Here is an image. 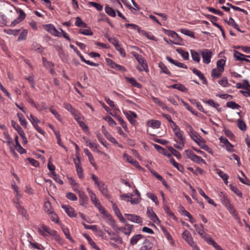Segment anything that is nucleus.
Returning a JSON list of instances; mask_svg holds the SVG:
<instances>
[{
	"mask_svg": "<svg viewBox=\"0 0 250 250\" xmlns=\"http://www.w3.org/2000/svg\"><path fill=\"white\" fill-rule=\"evenodd\" d=\"M194 227L198 233L207 242L208 244L211 245L215 249H220L219 245L209 235L204 231V226L201 224L200 226L195 224Z\"/></svg>",
	"mask_w": 250,
	"mask_h": 250,
	"instance_id": "nucleus-1",
	"label": "nucleus"
},
{
	"mask_svg": "<svg viewBox=\"0 0 250 250\" xmlns=\"http://www.w3.org/2000/svg\"><path fill=\"white\" fill-rule=\"evenodd\" d=\"M173 132L175 135L174 140L176 142V143L174 145V146L176 148L181 150L185 147L186 144V139L183 135L184 132L181 130L180 128Z\"/></svg>",
	"mask_w": 250,
	"mask_h": 250,
	"instance_id": "nucleus-2",
	"label": "nucleus"
},
{
	"mask_svg": "<svg viewBox=\"0 0 250 250\" xmlns=\"http://www.w3.org/2000/svg\"><path fill=\"white\" fill-rule=\"evenodd\" d=\"M184 154L192 161L197 163H205V161L201 157L196 155L193 152L190 150H185Z\"/></svg>",
	"mask_w": 250,
	"mask_h": 250,
	"instance_id": "nucleus-3",
	"label": "nucleus"
},
{
	"mask_svg": "<svg viewBox=\"0 0 250 250\" xmlns=\"http://www.w3.org/2000/svg\"><path fill=\"white\" fill-rule=\"evenodd\" d=\"M203 59V62L206 64H208L210 62L211 58L213 55L211 50L204 49L200 52Z\"/></svg>",
	"mask_w": 250,
	"mask_h": 250,
	"instance_id": "nucleus-4",
	"label": "nucleus"
},
{
	"mask_svg": "<svg viewBox=\"0 0 250 250\" xmlns=\"http://www.w3.org/2000/svg\"><path fill=\"white\" fill-rule=\"evenodd\" d=\"M39 233L44 237L47 236L45 233H47L50 235H55L57 231L55 230L50 229L48 227L42 224L41 226V228H38Z\"/></svg>",
	"mask_w": 250,
	"mask_h": 250,
	"instance_id": "nucleus-5",
	"label": "nucleus"
},
{
	"mask_svg": "<svg viewBox=\"0 0 250 250\" xmlns=\"http://www.w3.org/2000/svg\"><path fill=\"white\" fill-rule=\"evenodd\" d=\"M43 28L55 37H61L60 33L57 30L56 27L52 24L43 25Z\"/></svg>",
	"mask_w": 250,
	"mask_h": 250,
	"instance_id": "nucleus-6",
	"label": "nucleus"
},
{
	"mask_svg": "<svg viewBox=\"0 0 250 250\" xmlns=\"http://www.w3.org/2000/svg\"><path fill=\"white\" fill-rule=\"evenodd\" d=\"M125 216L128 221L139 224L141 225H142V219L140 216L134 214L127 213H125Z\"/></svg>",
	"mask_w": 250,
	"mask_h": 250,
	"instance_id": "nucleus-7",
	"label": "nucleus"
},
{
	"mask_svg": "<svg viewBox=\"0 0 250 250\" xmlns=\"http://www.w3.org/2000/svg\"><path fill=\"white\" fill-rule=\"evenodd\" d=\"M16 11L17 12L19 13V16L17 18L15 19L11 22V25L12 26H14L16 24L22 21L26 17L25 13L22 9L20 8H18L17 9H16Z\"/></svg>",
	"mask_w": 250,
	"mask_h": 250,
	"instance_id": "nucleus-8",
	"label": "nucleus"
},
{
	"mask_svg": "<svg viewBox=\"0 0 250 250\" xmlns=\"http://www.w3.org/2000/svg\"><path fill=\"white\" fill-rule=\"evenodd\" d=\"M105 231L107 233V234L110 235V240H113L115 241V242H117L119 244H123V241L122 240V237L119 235H116V233L113 231H112L111 230L108 229V230H105Z\"/></svg>",
	"mask_w": 250,
	"mask_h": 250,
	"instance_id": "nucleus-9",
	"label": "nucleus"
},
{
	"mask_svg": "<svg viewBox=\"0 0 250 250\" xmlns=\"http://www.w3.org/2000/svg\"><path fill=\"white\" fill-rule=\"evenodd\" d=\"M138 62L141 65L142 67H137V69L140 71H145L147 72L148 71V68L147 64V63L145 60L144 58L142 56L139 58L138 60H137Z\"/></svg>",
	"mask_w": 250,
	"mask_h": 250,
	"instance_id": "nucleus-10",
	"label": "nucleus"
},
{
	"mask_svg": "<svg viewBox=\"0 0 250 250\" xmlns=\"http://www.w3.org/2000/svg\"><path fill=\"white\" fill-rule=\"evenodd\" d=\"M97 186L102 193L103 194V195L107 199H109L110 197V195L108 193L107 186L103 182H102Z\"/></svg>",
	"mask_w": 250,
	"mask_h": 250,
	"instance_id": "nucleus-11",
	"label": "nucleus"
},
{
	"mask_svg": "<svg viewBox=\"0 0 250 250\" xmlns=\"http://www.w3.org/2000/svg\"><path fill=\"white\" fill-rule=\"evenodd\" d=\"M77 161L76 159H74V163L76 168V171L79 177L81 179L83 178V168L80 165V157L79 156L77 157Z\"/></svg>",
	"mask_w": 250,
	"mask_h": 250,
	"instance_id": "nucleus-12",
	"label": "nucleus"
},
{
	"mask_svg": "<svg viewBox=\"0 0 250 250\" xmlns=\"http://www.w3.org/2000/svg\"><path fill=\"white\" fill-rule=\"evenodd\" d=\"M80 205L86 207L88 202V199L85 193L83 191H79Z\"/></svg>",
	"mask_w": 250,
	"mask_h": 250,
	"instance_id": "nucleus-13",
	"label": "nucleus"
},
{
	"mask_svg": "<svg viewBox=\"0 0 250 250\" xmlns=\"http://www.w3.org/2000/svg\"><path fill=\"white\" fill-rule=\"evenodd\" d=\"M124 158L126 159L127 162L132 165L134 166L139 169H142V167L140 166L139 163L137 161L134 160L131 156H129L126 153H125L123 155Z\"/></svg>",
	"mask_w": 250,
	"mask_h": 250,
	"instance_id": "nucleus-14",
	"label": "nucleus"
},
{
	"mask_svg": "<svg viewBox=\"0 0 250 250\" xmlns=\"http://www.w3.org/2000/svg\"><path fill=\"white\" fill-rule=\"evenodd\" d=\"M146 213L149 219L154 223H157V222H160L158 217L153 211V209L151 208H147Z\"/></svg>",
	"mask_w": 250,
	"mask_h": 250,
	"instance_id": "nucleus-15",
	"label": "nucleus"
},
{
	"mask_svg": "<svg viewBox=\"0 0 250 250\" xmlns=\"http://www.w3.org/2000/svg\"><path fill=\"white\" fill-rule=\"evenodd\" d=\"M133 228V225L130 224H126V227H119L118 231H121L124 234L127 236H129Z\"/></svg>",
	"mask_w": 250,
	"mask_h": 250,
	"instance_id": "nucleus-16",
	"label": "nucleus"
},
{
	"mask_svg": "<svg viewBox=\"0 0 250 250\" xmlns=\"http://www.w3.org/2000/svg\"><path fill=\"white\" fill-rule=\"evenodd\" d=\"M102 131L107 140L112 143L118 144V142L106 130L104 125L102 126Z\"/></svg>",
	"mask_w": 250,
	"mask_h": 250,
	"instance_id": "nucleus-17",
	"label": "nucleus"
},
{
	"mask_svg": "<svg viewBox=\"0 0 250 250\" xmlns=\"http://www.w3.org/2000/svg\"><path fill=\"white\" fill-rule=\"evenodd\" d=\"M62 207L69 217H73L76 216V214L75 213L74 209L68 205H63Z\"/></svg>",
	"mask_w": 250,
	"mask_h": 250,
	"instance_id": "nucleus-18",
	"label": "nucleus"
},
{
	"mask_svg": "<svg viewBox=\"0 0 250 250\" xmlns=\"http://www.w3.org/2000/svg\"><path fill=\"white\" fill-rule=\"evenodd\" d=\"M124 113L131 124H132L135 122V121L134 120V119L136 118L137 117V115L135 112L128 111H124Z\"/></svg>",
	"mask_w": 250,
	"mask_h": 250,
	"instance_id": "nucleus-19",
	"label": "nucleus"
},
{
	"mask_svg": "<svg viewBox=\"0 0 250 250\" xmlns=\"http://www.w3.org/2000/svg\"><path fill=\"white\" fill-rule=\"evenodd\" d=\"M190 137L200 146L202 144L206 143L205 140L198 133L191 136Z\"/></svg>",
	"mask_w": 250,
	"mask_h": 250,
	"instance_id": "nucleus-20",
	"label": "nucleus"
},
{
	"mask_svg": "<svg viewBox=\"0 0 250 250\" xmlns=\"http://www.w3.org/2000/svg\"><path fill=\"white\" fill-rule=\"evenodd\" d=\"M166 59L169 62H170L171 63L173 64L175 66H178L179 67H180V68H186V69L187 68V65L185 64L181 63V62H178L177 61H175V60H173L172 58H171V57H170L169 56H167L166 57Z\"/></svg>",
	"mask_w": 250,
	"mask_h": 250,
	"instance_id": "nucleus-21",
	"label": "nucleus"
},
{
	"mask_svg": "<svg viewBox=\"0 0 250 250\" xmlns=\"http://www.w3.org/2000/svg\"><path fill=\"white\" fill-rule=\"evenodd\" d=\"M182 238L187 243H188V244H189L190 243H191L193 241L191 234L187 230H185L182 233Z\"/></svg>",
	"mask_w": 250,
	"mask_h": 250,
	"instance_id": "nucleus-22",
	"label": "nucleus"
},
{
	"mask_svg": "<svg viewBox=\"0 0 250 250\" xmlns=\"http://www.w3.org/2000/svg\"><path fill=\"white\" fill-rule=\"evenodd\" d=\"M203 102L208 104V105L215 108L218 111H221L222 110L221 108H219L220 104L218 103H215L213 100L209 99L208 100H203Z\"/></svg>",
	"mask_w": 250,
	"mask_h": 250,
	"instance_id": "nucleus-23",
	"label": "nucleus"
},
{
	"mask_svg": "<svg viewBox=\"0 0 250 250\" xmlns=\"http://www.w3.org/2000/svg\"><path fill=\"white\" fill-rule=\"evenodd\" d=\"M192 71L194 74L197 75L200 79L203 81V83L204 84L207 83V81L206 78L204 77V75L202 73V72L200 71L196 68L192 69Z\"/></svg>",
	"mask_w": 250,
	"mask_h": 250,
	"instance_id": "nucleus-24",
	"label": "nucleus"
},
{
	"mask_svg": "<svg viewBox=\"0 0 250 250\" xmlns=\"http://www.w3.org/2000/svg\"><path fill=\"white\" fill-rule=\"evenodd\" d=\"M153 244L152 242L149 241L146 239L144 243L143 246L141 247L140 250H151Z\"/></svg>",
	"mask_w": 250,
	"mask_h": 250,
	"instance_id": "nucleus-25",
	"label": "nucleus"
},
{
	"mask_svg": "<svg viewBox=\"0 0 250 250\" xmlns=\"http://www.w3.org/2000/svg\"><path fill=\"white\" fill-rule=\"evenodd\" d=\"M169 162L179 171H180L181 172H184V167L183 166L180 164L177 163L173 158H170Z\"/></svg>",
	"mask_w": 250,
	"mask_h": 250,
	"instance_id": "nucleus-26",
	"label": "nucleus"
},
{
	"mask_svg": "<svg viewBox=\"0 0 250 250\" xmlns=\"http://www.w3.org/2000/svg\"><path fill=\"white\" fill-rule=\"evenodd\" d=\"M144 238H145V236L142 234H136L131 238L130 244L131 245H136L140 240Z\"/></svg>",
	"mask_w": 250,
	"mask_h": 250,
	"instance_id": "nucleus-27",
	"label": "nucleus"
},
{
	"mask_svg": "<svg viewBox=\"0 0 250 250\" xmlns=\"http://www.w3.org/2000/svg\"><path fill=\"white\" fill-rule=\"evenodd\" d=\"M158 66L161 69V72L165 73L169 76L171 75V72L168 70L167 66L163 62H160L159 63Z\"/></svg>",
	"mask_w": 250,
	"mask_h": 250,
	"instance_id": "nucleus-28",
	"label": "nucleus"
},
{
	"mask_svg": "<svg viewBox=\"0 0 250 250\" xmlns=\"http://www.w3.org/2000/svg\"><path fill=\"white\" fill-rule=\"evenodd\" d=\"M216 173L224 180L225 184L228 183V179L229 178V175L227 174L218 169L216 170Z\"/></svg>",
	"mask_w": 250,
	"mask_h": 250,
	"instance_id": "nucleus-29",
	"label": "nucleus"
},
{
	"mask_svg": "<svg viewBox=\"0 0 250 250\" xmlns=\"http://www.w3.org/2000/svg\"><path fill=\"white\" fill-rule=\"evenodd\" d=\"M125 79L126 81L131 84L133 86L137 88H141L142 84L136 81V80L133 78L126 77Z\"/></svg>",
	"mask_w": 250,
	"mask_h": 250,
	"instance_id": "nucleus-30",
	"label": "nucleus"
},
{
	"mask_svg": "<svg viewBox=\"0 0 250 250\" xmlns=\"http://www.w3.org/2000/svg\"><path fill=\"white\" fill-rule=\"evenodd\" d=\"M233 56L236 61H244L246 57V55L237 51H234Z\"/></svg>",
	"mask_w": 250,
	"mask_h": 250,
	"instance_id": "nucleus-31",
	"label": "nucleus"
},
{
	"mask_svg": "<svg viewBox=\"0 0 250 250\" xmlns=\"http://www.w3.org/2000/svg\"><path fill=\"white\" fill-rule=\"evenodd\" d=\"M189 101L192 104L196 105L199 110H200L201 112L206 113V112L205 111L203 106L201 105L200 103L198 102L196 100L189 99Z\"/></svg>",
	"mask_w": 250,
	"mask_h": 250,
	"instance_id": "nucleus-32",
	"label": "nucleus"
},
{
	"mask_svg": "<svg viewBox=\"0 0 250 250\" xmlns=\"http://www.w3.org/2000/svg\"><path fill=\"white\" fill-rule=\"evenodd\" d=\"M11 125L16 130L20 136L24 133L22 128L13 120L11 121Z\"/></svg>",
	"mask_w": 250,
	"mask_h": 250,
	"instance_id": "nucleus-33",
	"label": "nucleus"
},
{
	"mask_svg": "<svg viewBox=\"0 0 250 250\" xmlns=\"http://www.w3.org/2000/svg\"><path fill=\"white\" fill-rule=\"evenodd\" d=\"M148 125L153 128H158L160 127L161 122L158 120H152L147 123Z\"/></svg>",
	"mask_w": 250,
	"mask_h": 250,
	"instance_id": "nucleus-34",
	"label": "nucleus"
},
{
	"mask_svg": "<svg viewBox=\"0 0 250 250\" xmlns=\"http://www.w3.org/2000/svg\"><path fill=\"white\" fill-rule=\"evenodd\" d=\"M219 196L220 197L221 202L225 207L230 204L227 196L224 194L223 192H220Z\"/></svg>",
	"mask_w": 250,
	"mask_h": 250,
	"instance_id": "nucleus-35",
	"label": "nucleus"
},
{
	"mask_svg": "<svg viewBox=\"0 0 250 250\" xmlns=\"http://www.w3.org/2000/svg\"><path fill=\"white\" fill-rule=\"evenodd\" d=\"M63 104L64 107L67 110L70 112L75 117L77 116V111L72 107L70 104L64 103Z\"/></svg>",
	"mask_w": 250,
	"mask_h": 250,
	"instance_id": "nucleus-36",
	"label": "nucleus"
},
{
	"mask_svg": "<svg viewBox=\"0 0 250 250\" xmlns=\"http://www.w3.org/2000/svg\"><path fill=\"white\" fill-rule=\"evenodd\" d=\"M190 52L192 60L194 61L199 63L200 62V54L194 50H191Z\"/></svg>",
	"mask_w": 250,
	"mask_h": 250,
	"instance_id": "nucleus-37",
	"label": "nucleus"
},
{
	"mask_svg": "<svg viewBox=\"0 0 250 250\" xmlns=\"http://www.w3.org/2000/svg\"><path fill=\"white\" fill-rule=\"evenodd\" d=\"M226 207L229 210L230 213L232 214V215H233L234 217H235L236 219L239 218L236 210L234 209L233 206L231 204H229Z\"/></svg>",
	"mask_w": 250,
	"mask_h": 250,
	"instance_id": "nucleus-38",
	"label": "nucleus"
},
{
	"mask_svg": "<svg viewBox=\"0 0 250 250\" xmlns=\"http://www.w3.org/2000/svg\"><path fill=\"white\" fill-rule=\"evenodd\" d=\"M167 148H168V149L169 150V151L170 152V154H171V155H173L174 156H175L178 159H181V158H182L181 154L177 150L175 149L172 146H168Z\"/></svg>",
	"mask_w": 250,
	"mask_h": 250,
	"instance_id": "nucleus-39",
	"label": "nucleus"
},
{
	"mask_svg": "<svg viewBox=\"0 0 250 250\" xmlns=\"http://www.w3.org/2000/svg\"><path fill=\"white\" fill-rule=\"evenodd\" d=\"M104 9L105 13L109 16L112 17H115L116 16L115 10L112 7H109L108 5L105 6Z\"/></svg>",
	"mask_w": 250,
	"mask_h": 250,
	"instance_id": "nucleus-40",
	"label": "nucleus"
},
{
	"mask_svg": "<svg viewBox=\"0 0 250 250\" xmlns=\"http://www.w3.org/2000/svg\"><path fill=\"white\" fill-rule=\"evenodd\" d=\"M43 64L45 67L47 69L53 67L54 63L48 61L45 57L42 58Z\"/></svg>",
	"mask_w": 250,
	"mask_h": 250,
	"instance_id": "nucleus-41",
	"label": "nucleus"
},
{
	"mask_svg": "<svg viewBox=\"0 0 250 250\" xmlns=\"http://www.w3.org/2000/svg\"><path fill=\"white\" fill-rule=\"evenodd\" d=\"M3 135L6 140L7 144L10 146H14V143L12 142V139L9 136L8 131L6 130L4 131Z\"/></svg>",
	"mask_w": 250,
	"mask_h": 250,
	"instance_id": "nucleus-42",
	"label": "nucleus"
},
{
	"mask_svg": "<svg viewBox=\"0 0 250 250\" xmlns=\"http://www.w3.org/2000/svg\"><path fill=\"white\" fill-rule=\"evenodd\" d=\"M222 72L220 71L218 68H214L211 70V77L213 79L218 78L221 76Z\"/></svg>",
	"mask_w": 250,
	"mask_h": 250,
	"instance_id": "nucleus-43",
	"label": "nucleus"
},
{
	"mask_svg": "<svg viewBox=\"0 0 250 250\" xmlns=\"http://www.w3.org/2000/svg\"><path fill=\"white\" fill-rule=\"evenodd\" d=\"M17 116L19 119V121L21 123V125L23 126L26 127L27 122L24 118L23 115L21 113H18Z\"/></svg>",
	"mask_w": 250,
	"mask_h": 250,
	"instance_id": "nucleus-44",
	"label": "nucleus"
},
{
	"mask_svg": "<svg viewBox=\"0 0 250 250\" xmlns=\"http://www.w3.org/2000/svg\"><path fill=\"white\" fill-rule=\"evenodd\" d=\"M48 214L49 215L50 218H51L52 221L57 223H59V219L57 215L53 211L50 212V213H48Z\"/></svg>",
	"mask_w": 250,
	"mask_h": 250,
	"instance_id": "nucleus-45",
	"label": "nucleus"
},
{
	"mask_svg": "<svg viewBox=\"0 0 250 250\" xmlns=\"http://www.w3.org/2000/svg\"><path fill=\"white\" fill-rule=\"evenodd\" d=\"M226 61L224 59H220L217 62V68L219 69L220 71H224V66L225 65Z\"/></svg>",
	"mask_w": 250,
	"mask_h": 250,
	"instance_id": "nucleus-46",
	"label": "nucleus"
},
{
	"mask_svg": "<svg viewBox=\"0 0 250 250\" xmlns=\"http://www.w3.org/2000/svg\"><path fill=\"white\" fill-rule=\"evenodd\" d=\"M78 55L81 58V60L83 62H84L85 63H86L87 64H88V65H91V66H99V64L98 63H96L90 62V61H88V60H86L84 58L83 56L81 54V53H80L79 55Z\"/></svg>",
	"mask_w": 250,
	"mask_h": 250,
	"instance_id": "nucleus-47",
	"label": "nucleus"
},
{
	"mask_svg": "<svg viewBox=\"0 0 250 250\" xmlns=\"http://www.w3.org/2000/svg\"><path fill=\"white\" fill-rule=\"evenodd\" d=\"M176 51L181 55L182 58L185 60H188L189 59V55L188 52L185 51L182 49H177Z\"/></svg>",
	"mask_w": 250,
	"mask_h": 250,
	"instance_id": "nucleus-48",
	"label": "nucleus"
},
{
	"mask_svg": "<svg viewBox=\"0 0 250 250\" xmlns=\"http://www.w3.org/2000/svg\"><path fill=\"white\" fill-rule=\"evenodd\" d=\"M32 48L33 50L38 53H41L43 50V47L40 44H38L37 42L33 43Z\"/></svg>",
	"mask_w": 250,
	"mask_h": 250,
	"instance_id": "nucleus-49",
	"label": "nucleus"
},
{
	"mask_svg": "<svg viewBox=\"0 0 250 250\" xmlns=\"http://www.w3.org/2000/svg\"><path fill=\"white\" fill-rule=\"evenodd\" d=\"M75 119L78 122L80 126L83 130L88 129V126L82 120L81 118L79 117H75Z\"/></svg>",
	"mask_w": 250,
	"mask_h": 250,
	"instance_id": "nucleus-50",
	"label": "nucleus"
},
{
	"mask_svg": "<svg viewBox=\"0 0 250 250\" xmlns=\"http://www.w3.org/2000/svg\"><path fill=\"white\" fill-rule=\"evenodd\" d=\"M44 210L47 214L52 211L51 203L48 202H45L44 204Z\"/></svg>",
	"mask_w": 250,
	"mask_h": 250,
	"instance_id": "nucleus-51",
	"label": "nucleus"
},
{
	"mask_svg": "<svg viewBox=\"0 0 250 250\" xmlns=\"http://www.w3.org/2000/svg\"><path fill=\"white\" fill-rule=\"evenodd\" d=\"M108 223L112 227L114 230L116 231H118V229L119 228V227H118L117 224L115 222V221L113 219H112V218H110L108 220Z\"/></svg>",
	"mask_w": 250,
	"mask_h": 250,
	"instance_id": "nucleus-52",
	"label": "nucleus"
},
{
	"mask_svg": "<svg viewBox=\"0 0 250 250\" xmlns=\"http://www.w3.org/2000/svg\"><path fill=\"white\" fill-rule=\"evenodd\" d=\"M230 188L232 191H233L236 195L240 197H243V194L242 192L239 190L235 186H234L232 185H230Z\"/></svg>",
	"mask_w": 250,
	"mask_h": 250,
	"instance_id": "nucleus-53",
	"label": "nucleus"
},
{
	"mask_svg": "<svg viewBox=\"0 0 250 250\" xmlns=\"http://www.w3.org/2000/svg\"><path fill=\"white\" fill-rule=\"evenodd\" d=\"M5 33H7V34H9V35H14V36H17L19 32L20 31V29H15V30H13V29H5L4 30Z\"/></svg>",
	"mask_w": 250,
	"mask_h": 250,
	"instance_id": "nucleus-54",
	"label": "nucleus"
},
{
	"mask_svg": "<svg viewBox=\"0 0 250 250\" xmlns=\"http://www.w3.org/2000/svg\"><path fill=\"white\" fill-rule=\"evenodd\" d=\"M88 4L94 7L98 11H101L103 8V6L101 4L95 2L89 1Z\"/></svg>",
	"mask_w": 250,
	"mask_h": 250,
	"instance_id": "nucleus-55",
	"label": "nucleus"
},
{
	"mask_svg": "<svg viewBox=\"0 0 250 250\" xmlns=\"http://www.w3.org/2000/svg\"><path fill=\"white\" fill-rule=\"evenodd\" d=\"M79 33L81 34H83V35H87V36H91V35H92L93 34L90 28L87 29H80L79 31Z\"/></svg>",
	"mask_w": 250,
	"mask_h": 250,
	"instance_id": "nucleus-56",
	"label": "nucleus"
},
{
	"mask_svg": "<svg viewBox=\"0 0 250 250\" xmlns=\"http://www.w3.org/2000/svg\"><path fill=\"white\" fill-rule=\"evenodd\" d=\"M226 105L227 107L232 109H238L239 107H240L239 105L232 101L227 102Z\"/></svg>",
	"mask_w": 250,
	"mask_h": 250,
	"instance_id": "nucleus-57",
	"label": "nucleus"
},
{
	"mask_svg": "<svg viewBox=\"0 0 250 250\" xmlns=\"http://www.w3.org/2000/svg\"><path fill=\"white\" fill-rule=\"evenodd\" d=\"M115 49L120 52L121 55L123 57H125V55H126V54H125V50H124V48H123L121 45L118 44V45H115Z\"/></svg>",
	"mask_w": 250,
	"mask_h": 250,
	"instance_id": "nucleus-58",
	"label": "nucleus"
},
{
	"mask_svg": "<svg viewBox=\"0 0 250 250\" xmlns=\"http://www.w3.org/2000/svg\"><path fill=\"white\" fill-rule=\"evenodd\" d=\"M181 32L186 35H187L189 37L194 38V33L189 30L186 29H181Z\"/></svg>",
	"mask_w": 250,
	"mask_h": 250,
	"instance_id": "nucleus-59",
	"label": "nucleus"
},
{
	"mask_svg": "<svg viewBox=\"0 0 250 250\" xmlns=\"http://www.w3.org/2000/svg\"><path fill=\"white\" fill-rule=\"evenodd\" d=\"M125 26L126 28H130L134 30H137L138 32L140 31V27L137 25L133 23H126Z\"/></svg>",
	"mask_w": 250,
	"mask_h": 250,
	"instance_id": "nucleus-60",
	"label": "nucleus"
},
{
	"mask_svg": "<svg viewBox=\"0 0 250 250\" xmlns=\"http://www.w3.org/2000/svg\"><path fill=\"white\" fill-rule=\"evenodd\" d=\"M238 127L242 131H245L246 129V124L241 120H238Z\"/></svg>",
	"mask_w": 250,
	"mask_h": 250,
	"instance_id": "nucleus-61",
	"label": "nucleus"
},
{
	"mask_svg": "<svg viewBox=\"0 0 250 250\" xmlns=\"http://www.w3.org/2000/svg\"><path fill=\"white\" fill-rule=\"evenodd\" d=\"M147 197L151 199L156 204H158V200L156 195L153 193L148 192L147 193Z\"/></svg>",
	"mask_w": 250,
	"mask_h": 250,
	"instance_id": "nucleus-62",
	"label": "nucleus"
},
{
	"mask_svg": "<svg viewBox=\"0 0 250 250\" xmlns=\"http://www.w3.org/2000/svg\"><path fill=\"white\" fill-rule=\"evenodd\" d=\"M95 207L99 209V210L101 212V213L105 215L106 213V210L103 207L101 204L100 203H95L94 205Z\"/></svg>",
	"mask_w": 250,
	"mask_h": 250,
	"instance_id": "nucleus-63",
	"label": "nucleus"
},
{
	"mask_svg": "<svg viewBox=\"0 0 250 250\" xmlns=\"http://www.w3.org/2000/svg\"><path fill=\"white\" fill-rule=\"evenodd\" d=\"M27 30L24 29L22 31V32L20 34L18 39V41H20L21 40H24L26 39L27 35Z\"/></svg>",
	"mask_w": 250,
	"mask_h": 250,
	"instance_id": "nucleus-64",
	"label": "nucleus"
}]
</instances>
